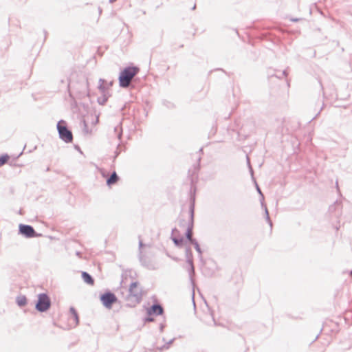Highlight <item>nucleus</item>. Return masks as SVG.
Masks as SVG:
<instances>
[{
	"label": "nucleus",
	"mask_w": 352,
	"mask_h": 352,
	"mask_svg": "<svg viewBox=\"0 0 352 352\" xmlns=\"http://www.w3.org/2000/svg\"><path fill=\"white\" fill-rule=\"evenodd\" d=\"M192 232L190 227L186 228L180 227L179 228H175L172 232V239L175 244L179 247H188L190 244H195L196 248L198 249V244L194 241L192 239Z\"/></svg>",
	"instance_id": "1"
},
{
	"label": "nucleus",
	"mask_w": 352,
	"mask_h": 352,
	"mask_svg": "<svg viewBox=\"0 0 352 352\" xmlns=\"http://www.w3.org/2000/svg\"><path fill=\"white\" fill-rule=\"evenodd\" d=\"M144 294V290L138 281L131 283L128 288V294L125 297L127 306L134 307L142 300Z\"/></svg>",
	"instance_id": "2"
},
{
	"label": "nucleus",
	"mask_w": 352,
	"mask_h": 352,
	"mask_svg": "<svg viewBox=\"0 0 352 352\" xmlns=\"http://www.w3.org/2000/svg\"><path fill=\"white\" fill-rule=\"evenodd\" d=\"M140 69L137 67H128L124 68L120 74L119 84L122 87H128Z\"/></svg>",
	"instance_id": "3"
},
{
	"label": "nucleus",
	"mask_w": 352,
	"mask_h": 352,
	"mask_svg": "<svg viewBox=\"0 0 352 352\" xmlns=\"http://www.w3.org/2000/svg\"><path fill=\"white\" fill-rule=\"evenodd\" d=\"M57 129L60 135V137L65 142H71L73 140V135L72 132L67 129L65 122L63 120L58 122L57 124Z\"/></svg>",
	"instance_id": "4"
},
{
	"label": "nucleus",
	"mask_w": 352,
	"mask_h": 352,
	"mask_svg": "<svg viewBox=\"0 0 352 352\" xmlns=\"http://www.w3.org/2000/svg\"><path fill=\"white\" fill-rule=\"evenodd\" d=\"M100 299L102 305L109 309H111L113 305L118 302V298L116 296L109 292L102 294Z\"/></svg>",
	"instance_id": "5"
},
{
	"label": "nucleus",
	"mask_w": 352,
	"mask_h": 352,
	"mask_svg": "<svg viewBox=\"0 0 352 352\" xmlns=\"http://www.w3.org/2000/svg\"><path fill=\"white\" fill-rule=\"evenodd\" d=\"M50 307V300L46 294H40L38 296L36 309L40 311L47 310Z\"/></svg>",
	"instance_id": "6"
},
{
	"label": "nucleus",
	"mask_w": 352,
	"mask_h": 352,
	"mask_svg": "<svg viewBox=\"0 0 352 352\" xmlns=\"http://www.w3.org/2000/svg\"><path fill=\"white\" fill-rule=\"evenodd\" d=\"M19 231L21 234L26 237L30 238L36 236L34 228L30 226L21 224L19 226Z\"/></svg>",
	"instance_id": "7"
},
{
	"label": "nucleus",
	"mask_w": 352,
	"mask_h": 352,
	"mask_svg": "<svg viewBox=\"0 0 352 352\" xmlns=\"http://www.w3.org/2000/svg\"><path fill=\"white\" fill-rule=\"evenodd\" d=\"M164 309L162 307L159 305H154L148 310V314L151 316L162 315Z\"/></svg>",
	"instance_id": "8"
},
{
	"label": "nucleus",
	"mask_w": 352,
	"mask_h": 352,
	"mask_svg": "<svg viewBox=\"0 0 352 352\" xmlns=\"http://www.w3.org/2000/svg\"><path fill=\"white\" fill-rule=\"evenodd\" d=\"M119 179L118 176L117 175L116 172H113L111 177L107 180V184L109 186H111L115 184Z\"/></svg>",
	"instance_id": "9"
},
{
	"label": "nucleus",
	"mask_w": 352,
	"mask_h": 352,
	"mask_svg": "<svg viewBox=\"0 0 352 352\" xmlns=\"http://www.w3.org/2000/svg\"><path fill=\"white\" fill-rule=\"evenodd\" d=\"M82 277L83 280L86 283H87L90 285H93L94 284V279L88 273H87L85 272H82Z\"/></svg>",
	"instance_id": "10"
},
{
	"label": "nucleus",
	"mask_w": 352,
	"mask_h": 352,
	"mask_svg": "<svg viewBox=\"0 0 352 352\" xmlns=\"http://www.w3.org/2000/svg\"><path fill=\"white\" fill-rule=\"evenodd\" d=\"M10 159V156L8 154L0 155V167L7 164Z\"/></svg>",
	"instance_id": "11"
},
{
	"label": "nucleus",
	"mask_w": 352,
	"mask_h": 352,
	"mask_svg": "<svg viewBox=\"0 0 352 352\" xmlns=\"http://www.w3.org/2000/svg\"><path fill=\"white\" fill-rule=\"evenodd\" d=\"M16 301L19 306H24L27 302V300L25 296L18 297Z\"/></svg>",
	"instance_id": "12"
},
{
	"label": "nucleus",
	"mask_w": 352,
	"mask_h": 352,
	"mask_svg": "<svg viewBox=\"0 0 352 352\" xmlns=\"http://www.w3.org/2000/svg\"><path fill=\"white\" fill-rule=\"evenodd\" d=\"M72 317L75 320L76 324L78 323V316L74 308L70 309Z\"/></svg>",
	"instance_id": "13"
},
{
	"label": "nucleus",
	"mask_w": 352,
	"mask_h": 352,
	"mask_svg": "<svg viewBox=\"0 0 352 352\" xmlns=\"http://www.w3.org/2000/svg\"><path fill=\"white\" fill-rule=\"evenodd\" d=\"M195 8H196V5L195 4V5L193 6V7H192V10H195Z\"/></svg>",
	"instance_id": "14"
},
{
	"label": "nucleus",
	"mask_w": 352,
	"mask_h": 352,
	"mask_svg": "<svg viewBox=\"0 0 352 352\" xmlns=\"http://www.w3.org/2000/svg\"><path fill=\"white\" fill-rule=\"evenodd\" d=\"M116 0H110L111 2H114L116 1Z\"/></svg>",
	"instance_id": "15"
}]
</instances>
